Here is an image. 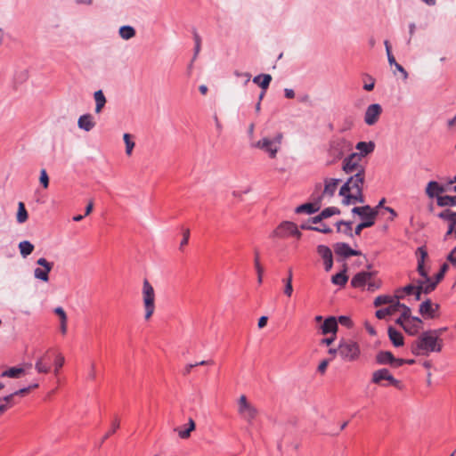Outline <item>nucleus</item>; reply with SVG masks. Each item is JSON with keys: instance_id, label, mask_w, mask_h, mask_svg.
Masks as SVG:
<instances>
[{"instance_id": "nucleus-1", "label": "nucleus", "mask_w": 456, "mask_h": 456, "mask_svg": "<svg viewBox=\"0 0 456 456\" xmlns=\"http://www.w3.org/2000/svg\"><path fill=\"white\" fill-rule=\"evenodd\" d=\"M438 331H424L411 344V352L416 356H428L431 353H440L443 339L438 338Z\"/></svg>"}, {"instance_id": "nucleus-2", "label": "nucleus", "mask_w": 456, "mask_h": 456, "mask_svg": "<svg viewBox=\"0 0 456 456\" xmlns=\"http://www.w3.org/2000/svg\"><path fill=\"white\" fill-rule=\"evenodd\" d=\"M418 257L417 271L424 280L417 281V284L425 294H429L434 291L437 286L436 281H432L425 269V259L428 257V251L425 247H419L416 250Z\"/></svg>"}, {"instance_id": "nucleus-3", "label": "nucleus", "mask_w": 456, "mask_h": 456, "mask_svg": "<svg viewBox=\"0 0 456 456\" xmlns=\"http://www.w3.org/2000/svg\"><path fill=\"white\" fill-rule=\"evenodd\" d=\"M353 143L343 137H336L329 143L328 154L331 162H336L345 158V155L351 152Z\"/></svg>"}, {"instance_id": "nucleus-4", "label": "nucleus", "mask_w": 456, "mask_h": 456, "mask_svg": "<svg viewBox=\"0 0 456 456\" xmlns=\"http://www.w3.org/2000/svg\"><path fill=\"white\" fill-rule=\"evenodd\" d=\"M338 350L340 357L346 362H354L361 354L358 343L352 339H341L339 341Z\"/></svg>"}, {"instance_id": "nucleus-5", "label": "nucleus", "mask_w": 456, "mask_h": 456, "mask_svg": "<svg viewBox=\"0 0 456 456\" xmlns=\"http://www.w3.org/2000/svg\"><path fill=\"white\" fill-rule=\"evenodd\" d=\"M238 413L248 425H253L258 416V409L249 403L246 395H242L238 400Z\"/></svg>"}, {"instance_id": "nucleus-6", "label": "nucleus", "mask_w": 456, "mask_h": 456, "mask_svg": "<svg viewBox=\"0 0 456 456\" xmlns=\"http://www.w3.org/2000/svg\"><path fill=\"white\" fill-rule=\"evenodd\" d=\"M282 140L283 134L277 133L273 139L264 137L262 140L258 141L255 146L267 152L271 158H275L278 151L281 148Z\"/></svg>"}, {"instance_id": "nucleus-7", "label": "nucleus", "mask_w": 456, "mask_h": 456, "mask_svg": "<svg viewBox=\"0 0 456 456\" xmlns=\"http://www.w3.org/2000/svg\"><path fill=\"white\" fill-rule=\"evenodd\" d=\"M142 301L145 310L144 318L149 320L155 311V292L148 280H144L142 286Z\"/></svg>"}, {"instance_id": "nucleus-8", "label": "nucleus", "mask_w": 456, "mask_h": 456, "mask_svg": "<svg viewBox=\"0 0 456 456\" xmlns=\"http://www.w3.org/2000/svg\"><path fill=\"white\" fill-rule=\"evenodd\" d=\"M362 159L352 152L343 159L342 170L347 175L363 174L365 167L361 164Z\"/></svg>"}, {"instance_id": "nucleus-9", "label": "nucleus", "mask_w": 456, "mask_h": 456, "mask_svg": "<svg viewBox=\"0 0 456 456\" xmlns=\"http://www.w3.org/2000/svg\"><path fill=\"white\" fill-rule=\"evenodd\" d=\"M383 381H387L389 385L400 388V381L395 379L387 368L375 370L371 376V382L376 385L386 387L387 385L384 384Z\"/></svg>"}, {"instance_id": "nucleus-10", "label": "nucleus", "mask_w": 456, "mask_h": 456, "mask_svg": "<svg viewBox=\"0 0 456 456\" xmlns=\"http://www.w3.org/2000/svg\"><path fill=\"white\" fill-rule=\"evenodd\" d=\"M302 233L299 232L296 224L284 221L273 232L272 237L286 238L288 236H296L300 238Z\"/></svg>"}, {"instance_id": "nucleus-11", "label": "nucleus", "mask_w": 456, "mask_h": 456, "mask_svg": "<svg viewBox=\"0 0 456 456\" xmlns=\"http://www.w3.org/2000/svg\"><path fill=\"white\" fill-rule=\"evenodd\" d=\"M322 195H315L314 193L312 195V202L305 203L298 206L296 208L297 214H314L317 212L322 206Z\"/></svg>"}, {"instance_id": "nucleus-12", "label": "nucleus", "mask_w": 456, "mask_h": 456, "mask_svg": "<svg viewBox=\"0 0 456 456\" xmlns=\"http://www.w3.org/2000/svg\"><path fill=\"white\" fill-rule=\"evenodd\" d=\"M37 264L43 268L37 267L34 270V276L43 281H49V273L53 269V263L48 262L45 258L41 257L37 261Z\"/></svg>"}, {"instance_id": "nucleus-13", "label": "nucleus", "mask_w": 456, "mask_h": 456, "mask_svg": "<svg viewBox=\"0 0 456 456\" xmlns=\"http://www.w3.org/2000/svg\"><path fill=\"white\" fill-rule=\"evenodd\" d=\"M382 113V107L379 103H373L367 107L364 114V122L368 126H373L378 121Z\"/></svg>"}, {"instance_id": "nucleus-14", "label": "nucleus", "mask_w": 456, "mask_h": 456, "mask_svg": "<svg viewBox=\"0 0 456 456\" xmlns=\"http://www.w3.org/2000/svg\"><path fill=\"white\" fill-rule=\"evenodd\" d=\"M376 276V272L362 271L357 273L351 280L353 288H363L370 278Z\"/></svg>"}, {"instance_id": "nucleus-15", "label": "nucleus", "mask_w": 456, "mask_h": 456, "mask_svg": "<svg viewBox=\"0 0 456 456\" xmlns=\"http://www.w3.org/2000/svg\"><path fill=\"white\" fill-rule=\"evenodd\" d=\"M438 309V304H433L430 299H427L420 304L419 311L424 317L434 319L436 317V312Z\"/></svg>"}, {"instance_id": "nucleus-16", "label": "nucleus", "mask_w": 456, "mask_h": 456, "mask_svg": "<svg viewBox=\"0 0 456 456\" xmlns=\"http://www.w3.org/2000/svg\"><path fill=\"white\" fill-rule=\"evenodd\" d=\"M355 149L357 152H352L353 154L358 155V159H362V158L368 156L372 153L375 150V143L372 141L370 142H359L355 145Z\"/></svg>"}, {"instance_id": "nucleus-17", "label": "nucleus", "mask_w": 456, "mask_h": 456, "mask_svg": "<svg viewBox=\"0 0 456 456\" xmlns=\"http://www.w3.org/2000/svg\"><path fill=\"white\" fill-rule=\"evenodd\" d=\"M317 252L324 261L325 271L329 272L332 268V265H333V257H332L331 249L325 245H320L317 247Z\"/></svg>"}, {"instance_id": "nucleus-18", "label": "nucleus", "mask_w": 456, "mask_h": 456, "mask_svg": "<svg viewBox=\"0 0 456 456\" xmlns=\"http://www.w3.org/2000/svg\"><path fill=\"white\" fill-rule=\"evenodd\" d=\"M334 251L338 256H341L344 257L362 255L361 251L351 248L348 244L344 242L337 243L334 247Z\"/></svg>"}, {"instance_id": "nucleus-19", "label": "nucleus", "mask_w": 456, "mask_h": 456, "mask_svg": "<svg viewBox=\"0 0 456 456\" xmlns=\"http://www.w3.org/2000/svg\"><path fill=\"white\" fill-rule=\"evenodd\" d=\"M446 191H447V188L445 186L439 184L436 181H430L427 184L425 192L428 198H430V199L436 198L437 199V196H441L440 194Z\"/></svg>"}, {"instance_id": "nucleus-20", "label": "nucleus", "mask_w": 456, "mask_h": 456, "mask_svg": "<svg viewBox=\"0 0 456 456\" xmlns=\"http://www.w3.org/2000/svg\"><path fill=\"white\" fill-rule=\"evenodd\" d=\"M364 181H365V173H363V174L358 173V174L350 175V177L347 179V184L351 185L352 190L362 191Z\"/></svg>"}, {"instance_id": "nucleus-21", "label": "nucleus", "mask_w": 456, "mask_h": 456, "mask_svg": "<svg viewBox=\"0 0 456 456\" xmlns=\"http://www.w3.org/2000/svg\"><path fill=\"white\" fill-rule=\"evenodd\" d=\"M322 333L327 335L329 333L336 334L338 330V322L334 316L326 318L321 326Z\"/></svg>"}, {"instance_id": "nucleus-22", "label": "nucleus", "mask_w": 456, "mask_h": 456, "mask_svg": "<svg viewBox=\"0 0 456 456\" xmlns=\"http://www.w3.org/2000/svg\"><path fill=\"white\" fill-rule=\"evenodd\" d=\"M77 126L86 132L91 131L95 126L94 117L91 114L80 116L77 120Z\"/></svg>"}, {"instance_id": "nucleus-23", "label": "nucleus", "mask_w": 456, "mask_h": 456, "mask_svg": "<svg viewBox=\"0 0 456 456\" xmlns=\"http://www.w3.org/2000/svg\"><path fill=\"white\" fill-rule=\"evenodd\" d=\"M389 339L391 340L392 344L396 346H402L404 343L403 341V334L396 330L394 327L389 326L387 330Z\"/></svg>"}, {"instance_id": "nucleus-24", "label": "nucleus", "mask_w": 456, "mask_h": 456, "mask_svg": "<svg viewBox=\"0 0 456 456\" xmlns=\"http://www.w3.org/2000/svg\"><path fill=\"white\" fill-rule=\"evenodd\" d=\"M357 202L358 203L364 202V196H363L362 191H355L354 194L349 193L342 200V203L346 206H348L350 204H355Z\"/></svg>"}, {"instance_id": "nucleus-25", "label": "nucleus", "mask_w": 456, "mask_h": 456, "mask_svg": "<svg viewBox=\"0 0 456 456\" xmlns=\"http://www.w3.org/2000/svg\"><path fill=\"white\" fill-rule=\"evenodd\" d=\"M376 213V216H378V211L376 209H372L369 205L363 207H354L352 209V213L358 215L363 221L368 220V214Z\"/></svg>"}, {"instance_id": "nucleus-26", "label": "nucleus", "mask_w": 456, "mask_h": 456, "mask_svg": "<svg viewBox=\"0 0 456 456\" xmlns=\"http://www.w3.org/2000/svg\"><path fill=\"white\" fill-rule=\"evenodd\" d=\"M195 428L196 424L194 420L191 418H190L187 424V428L185 429H180L178 428H175L174 431L178 433L180 438L187 439L191 436V433L195 429Z\"/></svg>"}, {"instance_id": "nucleus-27", "label": "nucleus", "mask_w": 456, "mask_h": 456, "mask_svg": "<svg viewBox=\"0 0 456 456\" xmlns=\"http://www.w3.org/2000/svg\"><path fill=\"white\" fill-rule=\"evenodd\" d=\"M272 81V76L269 74H261L253 78V82L259 86L262 90L266 91Z\"/></svg>"}, {"instance_id": "nucleus-28", "label": "nucleus", "mask_w": 456, "mask_h": 456, "mask_svg": "<svg viewBox=\"0 0 456 456\" xmlns=\"http://www.w3.org/2000/svg\"><path fill=\"white\" fill-rule=\"evenodd\" d=\"M376 213L368 214V220L359 224L354 229V234L360 235L364 228L371 227L375 224Z\"/></svg>"}, {"instance_id": "nucleus-29", "label": "nucleus", "mask_w": 456, "mask_h": 456, "mask_svg": "<svg viewBox=\"0 0 456 456\" xmlns=\"http://www.w3.org/2000/svg\"><path fill=\"white\" fill-rule=\"evenodd\" d=\"M339 183L340 179H326L324 190L322 195L323 196V194H327L329 196H333Z\"/></svg>"}, {"instance_id": "nucleus-30", "label": "nucleus", "mask_w": 456, "mask_h": 456, "mask_svg": "<svg viewBox=\"0 0 456 456\" xmlns=\"http://www.w3.org/2000/svg\"><path fill=\"white\" fill-rule=\"evenodd\" d=\"M395 301L389 304L387 307L379 309L376 311L375 315L378 319H384L387 315H392L397 312V306L395 305Z\"/></svg>"}, {"instance_id": "nucleus-31", "label": "nucleus", "mask_w": 456, "mask_h": 456, "mask_svg": "<svg viewBox=\"0 0 456 456\" xmlns=\"http://www.w3.org/2000/svg\"><path fill=\"white\" fill-rule=\"evenodd\" d=\"M394 360V355L389 351H380L376 355V362L379 364L386 365L389 364L391 365L392 361Z\"/></svg>"}, {"instance_id": "nucleus-32", "label": "nucleus", "mask_w": 456, "mask_h": 456, "mask_svg": "<svg viewBox=\"0 0 456 456\" xmlns=\"http://www.w3.org/2000/svg\"><path fill=\"white\" fill-rule=\"evenodd\" d=\"M346 273V266L345 265L344 269L340 273L331 277V282L335 285L345 286L348 281V276Z\"/></svg>"}, {"instance_id": "nucleus-33", "label": "nucleus", "mask_w": 456, "mask_h": 456, "mask_svg": "<svg viewBox=\"0 0 456 456\" xmlns=\"http://www.w3.org/2000/svg\"><path fill=\"white\" fill-rule=\"evenodd\" d=\"M47 358V353L39 357L36 362L35 368L38 373H48L50 371V364L48 362H45V359Z\"/></svg>"}, {"instance_id": "nucleus-34", "label": "nucleus", "mask_w": 456, "mask_h": 456, "mask_svg": "<svg viewBox=\"0 0 456 456\" xmlns=\"http://www.w3.org/2000/svg\"><path fill=\"white\" fill-rule=\"evenodd\" d=\"M95 101V112L100 113L106 104V98L102 90H98L94 94Z\"/></svg>"}, {"instance_id": "nucleus-35", "label": "nucleus", "mask_w": 456, "mask_h": 456, "mask_svg": "<svg viewBox=\"0 0 456 456\" xmlns=\"http://www.w3.org/2000/svg\"><path fill=\"white\" fill-rule=\"evenodd\" d=\"M338 232H342L346 235L353 238L354 233L352 232V222L351 221H338L336 224Z\"/></svg>"}, {"instance_id": "nucleus-36", "label": "nucleus", "mask_w": 456, "mask_h": 456, "mask_svg": "<svg viewBox=\"0 0 456 456\" xmlns=\"http://www.w3.org/2000/svg\"><path fill=\"white\" fill-rule=\"evenodd\" d=\"M437 205L439 207H452L456 206V196H437Z\"/></svg>"}, {"instance_id": "nucleus-37", "label": "nucleus", "mask_w": 456, "mask_h": 456, "mask_svg": "<svg viewBox=\"0 0 456 456\" xmlns=\"http://www.w3.org/2000/svg\"><path fill=\"white\" fill-rule=\"evenodd\" d=\"M25 372L23 368L12 367L1 373V377H8L12 379H18Z\"/></svg>"}, {"instance_id": "nucleus-38", "label": "nucleus", "mask_w": 456, "mask_h": 456, "mask_svg": "<svg viewBox=\"0 0 456 456\" xmlns=\"http://www.w3.org/2000/svg\"><path fill=\"white\" fill-rule=\"evenodd\" d=\"M402 296L395 295L396 302L395 305L397 306V311L400 309L403 310L402 312V317H403L404 322L409 320L411 318V308L404 304L400 303L399 299L402 298Z\"/></svg>"}, {"instance_id": "nucleus-39", "label": "nucleus", "mask_w": 456, "mask_h": 456, "mask_svg": "<svg viewBox=\"0 0 456 456\" xmlns=\"http://www.w3.org/2000/svg\"><path fill=\"white\" fill-rule=\"evenodd\" d=\"M19 248L20 255L23 257H27L34 250V245L28 240H23L19 243Z\"/></svg>"}, {"instance_id": "nucleus-40", "label": "nucleus", "mask_w": 456, "mask_h": 456, "mask_svg": "<svg viewBox=\"0 0 456 456\" xmlns=\"http://www.w3.org/2000/svg\"><path fill=\"white\" fill-rule=\"evenodd\" d=\"M28 215L26 210L25 205L23 202H19L18 204V212H17V222L19 224H23L28 220Z\"/></svg>"}, {"instance_id": "nucleus-41", "label": "nucleus", "mask_w": 456, "mask_h": 456, "mask_svg": "<svg viewBox=\"0 0 456 456\" xmlns=\"http://www.w3.org/2000/svg\"><path fill=\"white\" fill-rule=\"evenodd\" d=\"M396 298H395V297H391V296H387V295H381V296H379L375 298L374 302H373V305L378 307V306H380L382 305H389L391 303H393L394 301H395Z\"/></svg>"}, {"instance_id": "nucleus-42", "label": "nucleus", "mask_w": 456, "mask_h": 456, "mask_svg": "<svg viewBox=\"0 0 456 456\" xmlns=\"http://www.w3.org/2000/svg\"><path fill=\"white\" fill-rule=\"evenodd\" d=\"M254 265H255V269L257 273V282H258V284H261L263 282L264 268L261 265L260 261H259V252L258 251L255 252Z\"/></svg>"}, {"instance_id": "nucleus-43", "label": "nucleus", "mask_w": 456, "mask_h": 456, "mask_svg": "<svg viewBox=\"0 0 456 456\" xmlns=\"http://www.w3.org/2000/svg\"><path fill=\"white\" fill-rule=\"evenodd\" d=\"M119 35L123 39L128 40L134 37L135 30L133 27L126 25L119 28Z\"/></svg>"}, {"instance_id": "nucleus-44", "label": "nucleus", "mask_w": 456, "mask_h": 456, "mask_svg": "<svg viewBox=\"0 0 456 456\" xmlns=\"http://www.w3.org/2000/svg\"><path fill=\"white\" fill-rule=\"evenodd\" d=\"M283 282L285 283L284 287V294L287 297H291L293 293V286H292V270L289 269L288 272V278L283 280Z\"/></svg>"}, {"instance_id": "nucleus-45", "label": "nucleus", "mask_w": 456, "mask_h": 456, "mask_svg": "<svg viewBox=\"0 0 456 456\" xmlns=\"http://www.w3.org/2000/svg\"><path fill=\"white\" fill-rule=\"evenodd\" d=\"M123 139L126 144V153L130 156L132 154L133 149L134 148V142L132 140V136L130 134H124Z\"/></svg>"}, {"instance_id": "nucleus-46", "label": "nucleus", "mask_w": 456, "mask_h": 456, "mask_svg": "<svg viewBox=\"0 0 456 456\" xmlns=\"http://www.w3.org/2000/svg\"><path fill=\"white\" fill-rule=\"evenodd\" d=\"M339 213H340V210L338 208L329 207L321 212V216L323 217V219H325V218L330 217L334 215H338Z\"/></svg>"}, {"instance_id": "nucleus-47", "label": "nucleus", "mask_w": 456, "mask_h": 456, "mask_svg": "<svg viewBox=\"0 0 456 456\" xmlns=\"http://www.w3.org/2000/svg\"><path fill=\"white\" fill-rule=\"evenodd\" d=\"M212 363H213V361H201V362H199L196 363L187 364L183 370V375H188L191 371V370L196 366H203V365H208V364H212Z\"/></svg>"}, {"instance_id": "nucleus-48", "label": "nucleus", "mask_w": 456, "mask_h": 456, "mask_svg": "<svg viewBox=\"0 0 456 456\" xmlns=\"http://www.w3.org/2000/svg\"><path fill=\"white\" fill-rule=\"evenodd\" d=\"M403 330L410 335H415L419 332L420 329L412 322H409V321L407 320L404 322Z\"/></svg>"}, {"instance_id": "nucleus-49", "label": "nucleus", "mask_w": 456, "mask_h": 456, "mask_svg": "<svg viewBox=\"0 0 456 456\" xmlns=\"http://www.w3.org/2000/svg\"><path fill=\"white\" fill-rule=\"evenodd\" d=\"M119 428V420L116 417L113 421H112V426H111V429L110 430H108V432L104 435V436L102 437V441H101V444L104 443L105 440H107L110 436L113 433L116 432V430Z\"/></svg>"}, {"instance_id": "nucleus-50", "label": "nucleus", "mask_w": 456, "mask_h": 456, "mask_svg": "<svg viewBox=\"0 0 456 456\" xmlns=\"http://www.w3.org/2000/svg\"><path fill=\"white\" fill-rule=\"evenodd\" d=\"M366 285L368 286V291L373 292L380 287L381 281L376 279L374 276L373 278H370L369 281H367Z\"/></svg>"}, {"instance_id": "nucleus-51", "label": "nucleus", "mask_w": 456, "mask_h": 456, "mask_svg": "<svg viewBox=\"0 0 456 456\" xmlns=\"http://www.w3.org/2000/svg\"><path fill=\"white\" fill-rule=\"evenodd\" d=\"M449 269V265L447 263H444L442 265H441V268L439 270V272L436 273V277H435V281L439 283L444 277L446 272L448 271Z\"/></svg>"}, {"instance_id": "nucleus-52", "label": "nucleus", "mask_w": 456, "mask_h": 456, "mask_svg": "<svg viewBox=\"0 0 456 456\" xmlns=\"http://www.w3.org/2000/svg\"><path fill=\"white\" fill-rule=\"evenodd\" d=\"M65 362L64 356L61 354H58L56 355L55 361H54V373L55 375L58 374L59 370L63 366Z\"/></svg>"}, {"instance_id": "nucleus-53", "label": "nucleus", "mask_w": 456, "mask_h": 456, "mask_svg": "<svg viewBox=\"0 0 456 456\" xmlns=\"http://www.w3.org/2000/svg\"><path fill=\"white\" fill-rule=\"evenodd\" d=\"M313 231L320 232L326 234L330 233L332 232V230L322 222L319 224L317 226H314Z\"/></svg>"}, {"instance_id": "nucleus-54", "label": "nucleus", "mask_w": 456, "mask_h": 456, "mask_svg": "<svg viewBox=\"0 0 456 456\" xmlns=\"http://www.w3.org/2000/svg\"><path fill=\"white\" fill-rule=\"evenodd\" d=\"M40 183L43 185L44 188H47L49 186V177L45 171V169H42L40 171Z\"/></svg>"}, {"instance_id": "nucleus-55", "label": "nucleus", "mask_w": 456, "mask_h": 456, "mask_svg": "<svg viewBox=\"0 0 456 456\" xmlns=\"http://www.w3.org/2000/svg\"><path fill=\"white\" fill-rule=\"evenodd\" d=\"M53 313L59 316L60 322H61L62 321H68L67 314L61 306L55 307L53 309Z\"/></svg>"}, {"instance_id": "nucleus-56", "label": "nucleus", "mask_w": 456, "mask_h": 456, "mask_svg": "<svg viewBox=\"0 0 456 456\" xmlns=\"http://www.w3.org/2000/svg\"><path fill=\"white\" fill-rule=\"evenodd\" d=\"M338 323H340L343 326L350 328L352 326V321L348 316L341 315L337 320Z\"/></svg>"}, {"instance_id": "nucleus-57", "label": "nucleus", "mask_w": 456, "mask_h": 456, "mask_svg": "<svg viewBox=\"0 0 456 456\" xmlns=\"http://www.w3.org/2000/svg\"><path fill=\"white\" fill-rule=\"evenodd\" d=\"M351 185L347 184V181L341 186L339 190V195L343 196L344 198L349 194L351 191Z\"/></svg>"}, {"instance_id": "nucleus-58", "label": "nucleus", "mask_w": 456, "mask_h": 456, "mask_svg": "<svg viewBox=\"0 0 456 456\" xmlns=\"http://www.w3.org/2000/svg\"><path fill=\"white\" fill-rule=\"evenodd\" d=\"M234 75L236 77H241V78H245V81H244V84L247 85L249 81H250V78H251V75L248 73V72H240L238 70H235L234 71Z\"/></svg>"}, {"instance_id": "nucleus-59", "label": "nucleus", "mask_w": 456, "mask_h": 456, "mask_svg": "<svg viewBox=\"0 0 456 456\" xmlns=\"http://www.w3.org/2000/svg\"><path fill=\"white\" fill-rule=\"evenodd\" d=\"M447 261H449L453 266H456V246L447 256Z\"/></svg>"}, {"instance_id": "nucleus-60", "label": "nucleus", "mask_w": 456, "mask_h": 456, "mask_svg": "<svg viewBox=\"0 0 456 456\" xmlns=\"http://www.w3.org/2000/svg\"><path fill=\"white\" fill-rule=\"evenodd\" d=\"M189 238H190V230L189 229H185L183 231V238L180 243V248L182 249L183 247H184L185 245H187L188 241H189Z\"/></svg>"}, {"instance_id": "nucleus-61", "label": "nucleus", "mask_w": 456, "mask_h": 456, "mask_svg": "<svg viewBox=\"0 0 456 456\" xmlns=\"http://www.w3.org/2000/svg\"><path fill=\"white\" fill-rule=\"evenodd\" d=\"M14 395L13 393L12 394H10L6 396H4L2 398H0V401H4L5 402L4 404H7L8 405V408L13 403V398H14Z\"/></svg>"}, {"instance_id": "nucleus-62", "label": "nucleus", "mask_w": 456, "mask_h": 456, "mask_svg": "<svg viewBox=\"0 0 456 456\" xmlns=\"http://www.w3.org/2000/svg\"><path fill=\"white\" fill-rule=\"evenodd\" d=\"M415 289H416L415 285L409 284V285L400 289V290L403 291L407 295H411L414 293Z\"/></svg>"}, {"instance_id": "nucleus-63", "label": "nucleus", "mask_w": 456, "mask_h": 456, "mask_svg": "<svg viewBox=\"0 0 456 456\" xmlns=\"http://www.w3.org/2000/svg\"><path fill=\"white\" fill-rule=\"evenodd\" d=\"M395 69L398 70L404 80H406L408 78V72L406 71V69L399 63H397L395 66Z\"/></svg>"}, {"instance_id": "nucleus-64", "label": "nucleus", "mask_w": 456, "mask_h": 456, "mask_svg": "<svg viewBox=\"0 0 456 456\" xmlns=\"http://www.w3.org/2000/svg\"><path fill=\"white\" fill-rule=\"evenodd\" d=\"M404 364V359H401V358H395L394 356V360L392 361L391 362V365L392 367L394 368H398V367H401L402 365Z\"/></svg>"}]
</instances>
